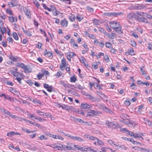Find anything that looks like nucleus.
I'll return each mask as SVG.
<instances>
[{
    "label": "nucleus",
    "instance_id": "680f3d73",
    "mask_svg": "<svg viewBox=\"0 0 152 152\" xmlns=\"http://www.w3.org/2000/svg\"><path fill=\"white\" fill-rule=\"evenodd\" d=\"M119 148H121V150H126V147L123 145L119 146Z\"/></svg>",
    "mask_w": 152,
    "mask_h": 152
},
{
    "label": "nucleus",
    "instance_id": "f3484780",
    "mask_svg": "<svg viewBox=\"0 0 152 152\" xmlns=\"http://www.w3.org/2000/svg\"><path fill=\"white\" fill-rule=\"evenodd\" d=\"M137 20H138L140 21L141 22H142L145 23H148V22L147 20V19H145L144 17H142L141 18H140L138 17Z\"/></svg>",
    "mask_w": 152,
    "mask_h": 152
},
{
    "label": "nucleus",
    "instance_id": "f03ea898",
    "mask_svg": "<svg viewBox=\"0 0 152 152\" xmlns=\"http://www.w3.org/2000/svg\"><path fill=\"white\" fill-rule=\"evenodd\" d=\"M138 17L137 16L136 13L134 12H132L129 14L127 16L126 18L128 20H132L134 19H138Z\"/></svg>",
    "mask_w": 152,
    "mask_h": 152
},
{
    "label": "nucleus",
    "instance_id": "c756f323",
    "mask_svg": "<svg viewBox=\"0 0 152 152\" xmlns=\"http://www.w3.org/2000/svg\"><path fill=\"white\" fill-rule=\"evenodd\" d=\"M12 36L13 38L16 40L18 39V37L17 34L15 32H13L12 34Z\"/></svg>",
    "mask_w": 152,
    "mask_h": 152
},
{
    "label": "nucleus",
    "instance_id": "79ce46f5",
    "mask_svg": "<svg viewBox=\"0 0 152 152\" xmlns=\"http://www.w3.org/2000/svg\"><path fill=\"white\" fill-rule=\"evenodd\" d=\"M76 80V78L74 76L70 78V81L71 82H75Z\"/></svg>",
    "mask_w": 152,
    "mask_h": 152
},
{
    "label": "nucleus",
    "instance_id": "6e6552de",
    "mask_svg": "<svg viewBox=\"0 0 152 152\" xmlns=\"http://www.w3.org/2000/svg\"><path fill=\"white\" fill-rule=\"evenodd\" d=\"M8 4L11 5L12 7H15L18 5L17 0H11V1Z\"/></svg>",
    "mask_w": 152,
    "mask_h": 152
},
{
    "label": "nucleus",
    "instance_id": "a18cd8bd",
    "mask_svg": "<svg viewBox=\"0 0 152 152\" xmlns=\"http://www.w3.org/2000/svg\"><path fill=\"white\" fill-rule=\"evenodd\" d=\"M6 12L7 13L9 14L12 15H13L12 11L10 9H7Z\"/></svg>",
    "mask_w": 152,
    "mask_h": 152
},
{
    "label": "nucleus",
    "instance_id": "4468645a",
    "mask_svg": "<svg viewBox=\"0 0 152 152\" xmlns=\"http://www.w3.org/2000/svg\"><path fill=\"white\" fill-rule=\"evenodd\" d=\"M141 135L144 136V135L142 133H135L133 134V137L135 138H140Z\"/></svg>",
    "mask_w": 152,
    "mask_h": 152
},
{
    "label": "nucleus",
    "instance_id": "4d7b16f0",
    "mask_svg": "<svg viewBox=\"0 0 152 152\" xmlns=\"http://www.w3.org/2000/svg\"><path fill=\"white\" fill-rule=\"evenodd\" d=\"M39 138L41 140H43V139L46 140L47 138L45 137V136L44 135H40L39 137Z\"/></svg>",
    "mask_w": 152,
    "mask_h": 152
},
{
    "label": "nucleus",
    "instance_id": "864d4df0",
    "mask_svg": "<svg viewBox=\"0 0 152 152\" xmlns=\"http://www.w3.org/2000/svg\"><path fill=\"white\" fill-rule=\"evenodd\" d=\"M86 117L87 118H91L92 117H94L93 115H92V113H88H88L86 115Z\"/></svg>",
    "mask_w": 152,
    "mask_h": 152
},
{
    "label": "nucleus",
    "instance_id": "b1692460",
    "mask_svg": "<svg viewBox=\"0 0 152 152\" xmlns=\"http://www.w3.org/2000/svg\"><path fill=\"white\" fill-rule=\"evenodd\" d=\"M63 147L64 150H65L66 149L68 150H71L72 149V147L70 146L64 145L63 146Z\"/></svg>",
    "mask_w": 152,
    "mask_h": 152
},
{
    "label": "nucleus",
    "instance_id": "2f4dec72",
    "mask_svg": "<svg viewBox=\"0 0 152 152\" xmlns=\"http://www.w3.org/2000/svg\"><path fill=\"white\" fill-rule=\"evenodd\" d=\"M76 17L78 20L79 21H81L83 19V17L82 16L80 15H77Z\"/></svg>",
    "mask_w": 152,
    "mask_h": 152
},
{
    "label": "nucleus",
    "instance_id": "e2e57ef3",
    "mask_svg": "<svg viewBox=\"0 0 152 152\" xmlns=\"http://www.w3.org/2000/svg\"><path fill=\"white\" fill-rule=\"evenodd\" d=\"M122 138H123L124 140H127L129 141H130L132 142V140H133V139L132 138H127L126 137H122Z\"/></svg>",
    "mask_w": 152,
    "mask_h": 152
},
{
    "label": "nucleus",
    "instance_id": "c9c22d12",
    "mask_svg": "<svg viewBox=\"0 0 152 152\" xmlns=\"http://www.w3.org/2000/svg\"><path fill=\"white\" fill-rule=\"evenodd\" d=\"M22 130H23V131H24V132H27V133H30L31 132H34V131H33L31 132V131H30L28 129L24 128H22Z\"/></svg>",
    "mask_w": 152,
    "mask_h": 152
},
{
    "label": "nucleus",
    "instance_id": "bb28decb",
    "mask_svg": "<svg viewBox=\"0 0 152 152\" xmlns=\"http://www.w3.org/2000/svg\"><path fill=\"white\" fill-rule=\"evenodd\" d=\"M60 84L63 85L64 87L66 88H68V87H69L68 86H69V84H67L65 83L64 82L62 81H60Z\"/></svg>",
    "mask_w": 152,
    "mask_h": 152
},
{
    "label": "nucleus",
    "instance_id": "69168bd1",
    "mask_svg": "<svg viewBox=\"0 0 152 152\" xmlns=\"http://www.w3.org/2000/svg\"><path fill=\"white\" fill-rule=\"evenodd\" d=\"M130 104V102L129 100H126L125 102V104L126 106H129V105Z\"/></svg>",
    "mask_w": 152,
    "mask_h": 152
},
{
    "label": "nucleus",
    "instance_id": "412c9836",
    "mask_svg": "<svg viewBox=\"0 0 152 152\" xmlns=\"http://www.w3.org/2000/svg\"><path fill=\"white\" fill-rule=\"evenodd\" d=\"M26 14L28 18L31 19V14L30 12L28 10L25 11Z\"/></svg>",
    "mask_w": 152,
    "mask_h": 152
},
{
    "label": "nucleus",
    "instance_id": "7c9ffc66",
    "mask_svg": "<svg viewBox=\"0 0 152 152\" xmlns=\"http://www.w3.org/2000/svg\"><path fill=\"white\" fill-rule=\"evenodd\" d=\"M136 13L137 14L140 15L141 16H145L146 15L145 14H147L145 13L139 11L137 12Z\"/></svg>",
    "mask_w": 152,
    "mask_h": 152
},
{
    "label": "nucleus",
    "instance_id": "1a4fd4ad",
    "mask_svg": "<svg viewBox=\"0 0 152 152\" xmlns=\"http://www.w3.org/2000/svg\"><path fill=\"white\" fill-rule=\"evenodd\" d=\"M79 59L80 62H81L82 63L84 64V65H85L86 67H87V66H88V65H86L85 63V62L86 61V59L83 57H80L79 58Z\"/></svg>",
    "mask_w": 152,
    "mask_h": 152
},
{
    "label": "nucleus",
    "instance_id": "8fccbe9b",
    "mask_svg": "<svg viewBox=\"0 0 152 152\" xmlns=\"http://www.w3.org/2000/svg\"><path fill=\"white\" fill-rule=\"evenodd\" d=\"M47 135L50 137H52L54 139H56V135H54L51 134H48Z\"/></svg>",
    "mask_w": 152,
    "mask_h": 152
},
{
    "label": "nucleus",
    "instance_id": "37998d69",
    "mask_svg": "<svg viewBox=\"0 0 152 152\" xmlns=\"http://www.w3.org/2000/svg\"><path fill=\"white\" fill-rule=\"evenodd\" d=\"M86 9L87 10L90 12H93L94 11V9L93 8L89 6H87Z\"/></svg>",
    "mask_w": 152,
    "mask_h": 152
},
{
    "label": "nucleus",
    "instance_id": "0e129e2a",
    "mask_svg": "<svg viewBox=\"0 0 152 152\" xmlns=\"http://www.w3.org/2000/svg\"><path fill=\"white\" fill-rule=\"evenodd\" d=\"M0 30L1 32L3 34L4 33L6 32L5 29L4 28H3V27H1V28H0Z\"/></svg>",
    "mask_w": 152,
    "mask_h": 152
},
{
    "label": "nucleus",
    "instance_id": "052dcab7",
    "mask_svg": "<svg viewBox=\"0 0 152 152\" xmlns=\"http://www.w3.org/2000/svg\"><path fill=\"white\" fill-rule=\"evenodd\" d=\"M54 15H55L56 16H58L59 15V14L60 13V12L58 11H56L55 12L54 11V12L53 13Z\"/></svg>",
    "mask_w": 152,
    "mask_h": 152
},
{
    "label": "nucleus",
    "instance_id": "9d476101",
    "mask_svg": "<svg viewBox=\"0 0 152 152\" xmlns=\"http://www.w3.org/2000/svg\"><path fill=\"white\" fill-rule=\"evenodd\" d=\"M72 139L73 140H77L80 142H84L85 141L84 140L79 137L73 136Z\"/></svg>",
    "mask_w": 152,
    "mask_h": 152
},
{
    "label": "nucleus",
    "instance_id": "9b49d317",
    "mask_svg": "<svg viewBox=\"0 0 152 152\" xmlns=\"http://www.w3.org/2000/svg\"><path fill=\"white\" fill-rule=\"evenodd\" d=\"M61 23L62 26L66 27L68 24V21L65 19H64L61 20Z\"/></svg>",
    "mask_w": 152,
    "mask_h": 152
},
{
    "label": "nucleus",
    "instance_id": "49530a36",
    "mask_svg": "<svg viewBox=\"0 0 152 152\" xmlns=\"http://www.w3.org/2000/svg\"><path fill=\"white\" fill-rule=\"evenodd\" d=\"M7 40L10 44H12L13 42V40L11 38L8 37L7 39Z\"/></svg>",
    "mask_w": 152,
    "mask_h": 152
},
{
    "label": "nucleus",
    "instance_id": "4c0bfd02",
    "mask_svg": "<svg viewBox=\"0 0 152 152\" xmlns=\"http://www.w3.org/2000/svg\"><path fill=\"white\" fill-rule=\"evenodd\" d=\"M48 57L51 58H52L53 57V55L52 53L50 51H48L47 53V55Z\"/></svg>",
    "mask_w": 152,
    "mask_h": 152
},
{
    "label": "nucleus",
    "instance_id": "20e7f679",
    "mask_svg": "<svg viewBox=\"0 0 152 152\" xmlns=\"http://www.w3.org/2000/svg\"><path fill=\"white\" fill-rule=\"evenodd\" d=\"M96 106L99 107L100 108L102 109L107 113H112V112L110 110L104 105L99 104L96 105Z\"/></svg>",
    "mask_w": 152,
    "mask_h": 152
},
{
    "label": "nucleus",
    "instance_id": "13d9d810",
    "mask_svg": "<svg viewBox=\"0 0 152 152\" xmlns=\"http://www.w3.org/2000/svg\"><path fill=\"white\" fill-rule=\"evenodd\" d=\"M9 21L11 22H14V19L13 17V16L9 17Z\"/></svg>",
    "mask_w": 152,
    "mask_h": 152
},
{
    "label": "nucleus",
    "instance_id": "e433bc0d",
    "mask_svg": "<svg viewBox=\"0 0 152 152\" xmlns=\"http://www.w3.org/2000/svg\"><path fill=\"white\" fill-rule=\"evenodd\" d=\"M87 98L91 100H94L93 97L90 94H88L86 95Z\"/></svg>",
    "mask_w": 152,
    "mask_h": 152
},
{
    "label": "nucleus",
    "instance_id": "ddd939ff",
    "mask_svg": "<svg viewBox=\"0 0 152 152\" xmlns=\"http://www.w3.org/2000/svg\"><path fill=\"white\" fill-rule=\"evenodd\" d=\"M22 29L23 30V32L26 35L28 36L29 37H30L32 36V34H31V32L27 30H25L23 27H22Z\"/></svg>",
    "mask_w": 152,
    "mask_h": 152
},
{
    "label": "nucleus",
    "instance_id": "5fc2aeb1",
    "mask_svg": "<svg viewBox=\"0 0 152 152\" xmlns=\"http://www.w3.org/2000/svg\"><path fill=\"white\" fill-rule=\"evenodd\" d=\"M53 89V87L52 86H50L47 89V90L49 92H51L52 91Z\"/></svg>",
    "mask_w": 152,
    "mask_h": 152
},
{
    "label": "nucleus",
    "instance_id": "f8f14e48",
    "mask_svg": "<svg viewBox=\"0 0 152 152\" xmlns=\"http://www.w3.org/2000/svg\"><path fill=\"white\" fill-rule=\"evenodd\" d=\"M132 148L133 149H135V150H139V151H141L142 150H144L145 151H150V149H146L145 148H140V147H132Z\"/></svg>",
    "mask_w": 152,
    "mask_h": 152
},
{
    "label": "nucleus",
    "instance_id": "393cba45",
    "mask_svg": "<svg viewBox=\"0 0 152 152\" xmlns=\"http://www.w3.org/2000/svg\"><path fill=\"white\" fill-rule=\"evenodd\" d=\"M23 69H24V70L25 71V72L26 73H28V72H31V71H29V69L28 67L27 66H26L25 65V66H24Z\"/></svg>",
    "mask_w": 152,
    "mask_h": 152
},
{
    "label": "nucleus",
    "instance_id": "6e6d98bb",
    "mask_svg": "<svg viewBox=\"0 0 152 152\" xmlns=\"http://www.w3.org/2000/svg\"><path fill=\"white\" fill-rule=\"evenodd\" d=\"M104 58L106 62H108L109 61L110 59L107 55H105L104 56Z\"/></svg>",
    "mask_w": 152,
    "mask_h": 152
},
{
    "label": "nucleus",
    "instance_id": "0eeeda50",
    "mask_svg": "<svg viewBox=\"0 0 152 152\" xmlns=\"http://www.w3.org/2000/svg\"><path fill=\"white\" fill-rule=\"evenodd\" d=\"M110 23V27L113 29L116 28L118 26H119L120 25L119 23L115 21L111 22Z\"/></svg>",
    "mask_w": 152,
    "mask_h": 152
},
{
    "label": "nucleus",
    "instance_id": "6ab92c4d",
    "mask_svg": "<svg viewBox=\"0 0 152 152\" xmlns=\"http://www.w3.org/2000/svg\"><path fill=\"white\" fill-rule=\"evenodd\" d=\"M25 65L23 63H18L16 64V66L23 69Z\"/></svg>",
    "mask_w": 152,
    "mask_h": 152
},
{
    "label": "nucleus",
    "instance_id": "a19ab883",
    "mask_svg": "<svg viewBox=\"0 0 152 152\" xmlns=\"http://www.w3.org/2000/svg\"><path fill=\"white\" fill-rule=\"evenodd\" d=\"M130 44L132 46L134 47H136L137 45L136 42L134 41H131Z\"/></svg>",
    "mask_w": 152,
    "mask_h": 152
},
{
    "label": "nucleus",
    "instance_id": "09e8293b",
    "mask_svg": "<svg viewBox=\"0 0 152 152\" xmlns=\"http://www.w3.org/2000/svg\"><path fill=\"white\" fill-rule=\"evenodd\" d=\"M140 70L142 72V74L144 76H146V74L145 72V71L143 69L142 67L140 68Z\"/></svg>",
    "mask_w": 152,
    "mask_h": 152
},
{
    "label": "nucleus",
    "instance_id": "2eb2a0df",
    "mask_svg": "<svg viewBox=\"0 0 152 152\" xmlns=\"http://www.w3.org/2000/svg\"><path fill=\"white\" fill-rule=\"evenodd\" d=\"M111 13L110 16L111 17H117L119 15L122 14L121 12L116 13L115 12H111Z\"/></svg>",
    "mask_w": 152,
    "mask_h": 152
},
{
    "label": "nucleus",
    "instance_id": "338daca9",
    "mask_svg": "<svg viewBox=\"0 0 152 152\" xmlns=\"http://www.w3.org/2000/svg\"><path fill=\"white\" fill-rule=\"evenodd\" d=\"M115 37V34L114 33H112L109 36V37L111 39H114Z\"/></svg>",
    "mask_w": 152,
    "mask_h": 152
},
{
    "label": "nucleus",
    "instance_id": "58836bf2",
    "mask_svg": "<svg viewBox=\"0 0 152 152\" xmlns=\"http://www.w3.org/2000/svg\"><path fill=\"white\" fill-rule=\"evenodd\" d=\"M105 45L106 47L108 48H111V47L112 45L109 42H106L105 43Z\"/></svg>",
    "mask_w": 152,
    "mask_h": 152
},
{
    "label": "nucleus",
    "instance_id": "7ed1b4c3",
    "mask_svg": "<svg viewBox=\"0 0 152 152\" xmlns=\"http://www.w3.org/2000/svg\"><path fill=\"white\" fill-rule=\"evenodd\" d=\"M106 124L107 125L108 127L116 129L118 125L117 124L113 123L112 122H109L108 121H106Z\"/></svg>",
    "mask_w": 152,
    "mask_h": 152
},
{
    "label": "nucleus",
    "instance_id": "bf43d9fd",
    "mask_svg": "<svg viewBox=\"0 0 152 152\" xmlns=\"http://www.w3.org/2000/svg\"><path fill=\"white\" fill-rule=\"evenodd\" d=\"M27 83L30 85H32L33 84V82L30 80H28L26 81Z\"/></svg>",
    "mask_w": 152,
    "mask_h": 152
},
{
    "label": "nucleus",
    "instance_id": "a211bd4d",
    "mask_svg": "<svg viewBox=\"0 0 152 152\" xmlns=\"http://www.w3.org/2000/svg\"><path fill=\"white\" fill-rule=\"evenodd\" d=\"M122 130L124 131H125L126 132H127V134H129V135H130L131 136H133V134H133V132H130L126 129V128H123L122 129Z\"/></svg>",
    "mask_w": 152,
    "mask_h": 152
},
{
    "label": "nucleus",
    "instance_id": "dca6fc26",
    "mask_svg": "<svg viewBox=\"0 0 152 152\" xmlns=\"http://www.w3.org/2000/svg\"><path fill=\"white\" fill-rule=\"evenodd\" d=\"M115 31L119 33L120 34H122L123 33V32L121 30V27L120 25H119V26H118L116 28L114 29Z\"/></svg>",
    "mask_w": 152,
    "mask_h": 152
},
{
    "label": "nucleus",
    "instance_id": "473e14b6",
    "mask_svg": "<svg viewBox=\"0 0 152 152\" xmlns=\"http://www.w3.org/2000/svg\"><path fill=\"white\" fill-rule=\"evenodd\" d=\"M96 140H97V143L98 144L101 145H104V142L102 140H99L98 138H96Z\"/></svg>",
    "mask_w": 152,
    "mask_h": 152
},
{
    "label": "nucleus",
    "instance_id": "c85d7f7f",
    "mask_svg": "<svg viewBox=\"0 0 152 152\" xmlns=\"http://www.w3.org/2000/svg\"><path fill=\"white\" fill-rule=\"evenodd\" d=\"M35 119L38 120L40 122H41L44 121H45V119L44 118H42L41 117H35Z\"/></svg>",
    "mask_w": 152,
    "mask_h": 152
},
{
    "label": "nucleus",
    "instance_id": "de8ad7c7",
    "mask_svg": "<svg viewBox=\"0 0 152 152\" xmlns=\"http://www.w3.org/2000/svg\"><path fill=\"white\" fill-rule=\"evenodd\" d=\"M129 122L130 123H131V124H132V126H133V127H134L137 124V123L134 122V121L131 120L129 121Z\"/></svg>",
    "mask_w": 152,
    "mask_h": 152
},
{
    "label": "nucleus",
    "instance_id": "4be33fe9",
    "mask_svg": "<svg viewBox=\"0 0 152 152\" xmlns=\"http://www.w3.org/2000/svg\"><path fill=\"white\" fill-rule=\"evenodd\" d=\"M96 93L99 96L102 98L103 99V98H104V97L105 96L104 94H102V92L98 91L96 92Z\"/></svg>",
    "mask_w": 152,
    "mask_h": 152
},
{
    "label": "nucleus",
    "instance_id": "f704fd0d",
    "mask_svg": "<svg viewBox=\"0 0 152 152\" xmlns=\"http://www.w3.org/2000/svg\"><path fill=\"white\" fill-rule=\"evenodd\" d=\"M86 136V137L87 138L89 139L90 140H96V138L94 137L90 136V135H87Z\"/></svg>",
    "mask_w": 152,
    "mask_h": 152
},
{
    "label": "nucleus",
    "instance_id": "72a5a7b5",
    "mask_svg": "<svg viewBox=\"0 0 152 152\" xmlns=\"http://www.w3.org/2000/svg\"><path fill=\"white\" fill-rule=\"evenodd\" d=\"M15 134V132L13 131H12L9 132H8L7 134V135L9 137H12L14 136Z\"/></svg>",
    "mask_w": 152,
    "mask_h": 152
},
{
    "label": "nucleus",
    "instance_id": "aec40b11",
    "mask_svg": "<svg viewBox=\"0 0 152 152\" xmlns=\"http://www.w3.org/2000/svg\"><path fill=\"white\" fill-rule=\"evenodd\" d=\"M62 109L66 110H70V108L68 106L65 104H64L61 106Z\"/></svg>",
    "mask_w": 152,
    "mask_h": 152
},
{
    "label": "nucleus",
    "instance_id": "5701e85b",
    "mask_svg": "<svg viewBox=\"0 0 152 152\" xmlns=\"http://www.w3.org/2000/svg\"><path fill=\"white\" fill-rule=\"evenodd\" d=\"M5 99L9 100L10 101H14V99L13 98L10 96L8 95L5 96Z\"/></svg>",
    "mask_w": 152,
    "mask_h": 152
},
{
    "label": "nucleus",
    "instance_id": "cd10ccee",
    "mask_svg": "<svg viewBox=\"0 0 152 152\" xmlns=\"http://www.w3.org/2000/svg\"><path fill=\"white\" fill-rule=\"evenodd\" d=\"M66 60L65 58H63L61 60V65H63V66H66Z\"/></svg>",
    "mask_w": 152,
    "mask_h": 152
},
{
    "label": "nucleus",
    "instance_id": "39448f33",
    "mask_svg": "<svg viewBox=\"0 0 152 152\" xmlns=\"http://www.w3.org/2000/svg\"><path fill=\"white\" fill-rule=\"evenodd\" d=\"M80 107L82 109H88L91 108L92 106L87 103H82L80 104Z\"/></svg>",
    "mask_w": 152,
    "mask_h": 152
},
{
    "label": "nucleus",
    "instance_id": "a878e982",
    "mask_svg": "<svg viewBox=\"0 0 152 152\" xmlns=\"http://www.w3.org/2000/svg\"><path fill=\"white\" fill-rule=\"evenodd\" d=\"M107 142L110 144L111 145H112V144H113L114 145L116 146H119L118 145H116L115 144V142L112 140H108Z\"/></svg>",
    "mask_w": 152,
    "mask_h": 152
},
{
    "label": "nucleus",
    "instance_id": "3c124183",
    "mask_svg": "<svg viewBox=\"0 0 152 152\" xmlns=\"http://www.w3.org/2000/svg\"><path fill=\"white\" fill-rule=\"evenodd\" d=\"M69 86V87H68V88H70L73 90H75L76 88V87L73 85L69 84V86Z\"/></svg>",
    "mask_w": 152,
    "mask_h": 152
},
{
    "label": "nucleus",
    "instance_id": "f257e3e1",
    "mask_svg": "<svg viewBox=\"0 0 152 152\" xmlns=\"http://www.w3.org/2000/svg\"><path fill=\"white\" fill-rule=\"evenodd\" d=\"M12 74L16 77L15 79L17 80L19 83L20 84H21V78H23V77L22 74L16 71H13L12 72Z\"/></svg>",
    "mask_w": 152,
    "mask_h": 152
},
{
    "label": "nucleus",
    "instance_id": "774afa93",
    "mask_svg": "<svg viewBox=\"0 0 152 152\" xmlns=\"http://www.w3.org/2000/svg\"><path fill=\"white\" fill-rule=\"evenodd\" d=\"M12 91H11V92L12 93H14V94H15V95H17V94H18V91H17L16 90H15V89H12Z\"/></svg>",
    "mask_w": 152,
    "mask_h": 152
},
{
    "label": "nucleus",
    "instance_id": "423d86ee",
    "mask_svg": "<svg viewBox=\"0 0 152 152\" xmlns=\"http://www.w3.org/2000/svg\"><path fill=\"white\" fill-rule=\"evenodd\" d=\"M88 113H92L93 116L98 115L102 114V113L101 111L93 110H90Z\"/></svg>",
    "mask_w": 152,
    "mask_h": 152
},
{
    "label": "nucleus",
    "instance_id": "c03bdc74",
    "mask_svg": "<svg viewBox=\"0 0 152 152\" xmlns=\"http://www.w3.org/2000/svg\"><path fill=\"white\" fill-rule=\"evenodd\" d=\"M44 76V74H41L40 73H39L37 76L38 79L39 80H40Z\"/></svg>",
    "mask_w": 152,
    "mask_h": 152
},
{
    "label": "nucleus",
    "instance_id": "603ef678",
    "mask_svg": "<svg viewBox=\"0 0 152 152\" xmlns=\"http://www.w3.org/2000/svg\"><path fill=\"white\" fill-rule=\"evenodd\" d=\"M134 51V50L132 48L130 49L129 51V54L131 55H134V54L133 53Z\"/></svg>",
    "mask_w": 152,
    "mask_h": 152
},
{
    "label": "nucleus",
    "instance_id": "ea45409f",
    "mask_svg": "<svg viewBox=\"0 0 152 152\" xmlns=\"http://www.w3.org/2000/svg\"><path fill=\"white\" fill-rule=\"evenodd\" d=\"M37 113H38L39 114V115L41 116H44L45 115V113H44V112L40 111L39 110H37Z\"/></svg>",
    "mask_w": 152,
    "mask_h": 152
}]
</instances>
